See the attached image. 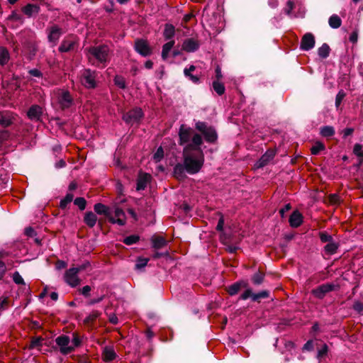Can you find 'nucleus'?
Instances as JSON below:
<instances>
[{
	"label": "nucleus",
	"instance_id": "1",
	"mask_svg": "<svg viewBox=\"0 0 363 363\" xmlns=\"http://www.w3.org/2000/svg\"><path fill=\"white\" fill-rule=\"evenodd\" d=\"M179 138V144L184 145L182 155L186 172L190 174L198 173L204 163V154L201 147L203 143L201 135L192 128L182 125Z\"/></svg>",
	"mask_w": 363,
	"mask_h": 363
},
{
	"label": "nucleus",
	"instance_id": "2",
	"mask_svg": "<svg viewBox=\"0 0 363 363\" xmlns=\"http://www.w3.org/2000/svg\"><path fill=\"white\" fill-rule=\"evenodd\" d=\"M85 52L89 62H91L93 58L104 65L108 62L109 48L106 45L88 48L85 49Z\"/></svg>",
	"mask_w": 363,
	"mask_h": 363
},
{
	"label": "nucleus",
	"instance_id": "3",
	"mask_svg": "<svg viewBox=\"0 0 363 363\" xmlns=\"http://www.w3.org/2000/svg\"><path fill=\"white\" fill-rule=\"evenodd\" d=\"M196 129L199 131L204 137L206 142L214 143L218 139V134L213 126H209L206 123L198 121L195 125Z\"/></svg>",
	"mask_w": 363,
	"mask_h": 363
},
{
	"label": "nucleus",
	"instance_id": "4",
	"mask_svg": "<svg viewBox=\"0 0 363 363\" xmlns=\"http://www.w3.org/2000/svg\"><path fill=\"white\" fill-rule=\"evenodd\" d=\"M96 72L89 69H84L81 75V83L88 89H92L96 87Z\"/></svg>",
	"mask_w": 363,
	"mask_h": 363
},
{
	"label": "nucleus",
	"instance_id": "5",
	"mask_svg": "<svg viewBox=\"0 0 363 363\" xmlns=\"http://www.w3.org/2000/svg\"><path fill=\"white\" fill-rule=\"evenodd\" d=\"M55 342L60 348L61 354L66 355L73 352L69 337L65 335H60L55 339Z\"/></svg>",
	"mask_w": 363,
	"mask_h": 363
},
{
	"label": "nucleus",
	"instance_id": "6",
	"mask_svg": "<svg viewBox=\"0 0 363 363\" xmlns=\"http://www.w3.org/2000/svg\"><path fill=\"white\" fill-rule=\"evenodd\" d=\"M337 287L334 284H324L313 289L311 293L315 298L322 299L326 294L335 290Z\"/></svg>",
	"mask_w": 363,
	"mask_h": 363
},
{
	"label": "nucleus",
	"instance_id": "7",
	"mask_svg": "<svg viewBox=\"0 0 363 363\" xmlns=\"http://www.w3.org/2000/svg\"><path fill=\"white\" fill-rule=\"evenodd\" d=\"M143 116L141 108H136L127 112L123 116V121L127 123H134L139 121Z\"/></svg>",
	"mask_w": 363,
	"mask_h": 363
},
{
	"label": "nucleus",
	"instance_id": "8",
	"mask_svg": "<svg viewBox=\"0 0 363 363\" xmlns=\"http://www.w3.org/2000/svg\"><path fill=\"white\" fill-rule=\"evenodd\" d=\"M77 269L70 268L67 270L65 273L64 279L65 281L71 287H75L80 283V279L77 275Z\"/></svg>",
	"mask_w": 363,
	"mask_h": 363
},
{
	"label": "nucleus",
	"instance_id": "9",
	"mask_svg": "<svg viewBox=\"0 0 363 363\" xmlns=\"http://www.w3.org/2000/svg\"><path fill=\"white\" fill-rule=\"evenodd\" d=\"M48 41L55 46L63 33L62 29L57 25L50 26L47 29Z\"/></svg>",
	"mask_w": 363,
	"mask_h": 363
},
{
	"label": "nucleus",
	"instance_id": "10",
	"mask_svg": "<svg viewBox=\"0 0 363 363\" xmlns=\"http://www.w3.org/2000/svg\"><path fill=\"white\" fill-rule=\"evenodd\" d=\"M109 221L112 223H116L121 226L126 223V216L125 212L118 206L114 207V216L110 214Z\"/></svg>",
	"mask_w": 363,
	"mask_h": 363
},
{
	"label": "nucleus",
	"instance_id": "11",
	"mask_svg": "<svg viewBox=\"0 0 363 363\" xmlns=\"http://www.w3.org/2000/svg\"><path fill=\"white\" fill-rule=\"evenodd\" d=\"M135 49L142 56L146 57L152 54V50L148 43L143 39L137 40L135 43Z\"/></svg>",
	"mask_w": 363,
	"mask_h": 363
},
{
	"label": "nucleus",
	"instance_id": "12",
	"mask_svg": "<svg viewBox=\"0 0 363 363\" xmlns=\"http://www.w3.org/2000/svg\"><path fill=\"white\" fill-rule=\"evenodd\" d=\"M315 38L311 33H306L301 40L300 48L303 50H310L315 46Z\"/></svg>",
	"mask_w": 363,
	"mask_h": 363
},
{
	"label": "nucleus",
	"instance_id": "13",
	"mask_svg": "<svg viewBox=\"0 0 363 363\" xmlns=\"http://www.w3.org/2000/svg\"><path fill=\"white\" fill-rule=\"evenodd\" d=\"M42 115L43 108L38 105L31 106L27 112L28 118L35 122L40 121Z\"/></svg>",
	"mask_w": 363,
	"mask_h": 363
},
{
	"label": "nucleus",
	"instance_id": "14",
	"mask_svg": "<svg viewBox=\"0 0 363 363\" xmlns=\"http://www.w3.org/2000/svg\"><path fill=\"white\" fill-rule=\"evenodd\" d=\"M15 121V114L10 111H0V125L7 128Z\"/></svg>",
	"mask_w": 363,
	"mask_h": 363
},
{
	"label": "nucleus",
	"instance_id": "15",
	"mask_svg": "<svg viewBox=\"0 0 363 363\" xmlns=\"http://www.w3.org/2000/svg\"><path fill=\"white\" fill-rule=\"evenodd\" d=\"M72 97L69 91H62L58 97V103L62 109L69 108L72 104Z\"/></svg>",
	"mask_w": 363,
	"mask_h": 363
},
{
	"label": "nucleus",
	"instance_id": "16",
	"mask_svg": "<svg viewBox=\"0 0 363 363\" xmlns=\"http://www.w3.org/2000/svg\"><path fill=\"white\" fill-rule=\"evenodd\" d=\"M151 175L147 173H140L137 179L136 189L138 191L144 190L147 184L150 182Z\"/></svg>",
	"mask_w": 363,
	"mask_h": 363
},
{
	"label": "nucleus",
	"instance_id": "17",
	"mask_svg": "<svg viewBox=\"0 0 363 363\" xmlns=\"http://www.w3.org/2000/svg\"><path fill=\"white\" fill-rule=\"evenodd\" d=\"M76 43L77 41L74 39L66 38L62 41L58 50L60 52H67L74 49Z\"/></svg>",
	"mask_w": 363,
	"mask_h": 363
},
{
	"label": "nucleus",
	"instance_id": "18",
	"mask_svg": "<svg viewBox=\"0 0 363 363\" xmlns=\"http://www.w3.org/2000/svg\"><path fill=\"white\" fill-rule=\"evenodd\" d=\"M275 156V152L272 150H267L257 161L256 166L257 168L263 167L267 165Z\"/></svg>",
	"mask_w": 363,
	"mask_h": 363
},
{
	"label": "nucleus",
	"instance_id": "19",
	"mask_svg": "<svg viewBox=\"0 0 363 363\" xmlns=\"http://www.w3.org/2000/svg\"><path fill=\"white\" fill-rule=\"evenodd\" d=\"M199 48V43L193 38H189L184 41L182 50L187 52H192L197 50Z\"/></svg>",
	"mask_w": 363,
	"mask_h": 363
},
{
	"label": "nucleus",
	"instance_id": "20",
	"mask_svg": "<svg viewBox=\"0 0 363 363\" xmlns=\"http://www.w3.org/2000/svg\"><path fill=\"white\" fill-rule=\"evenodd\" d=\"M116 357V354L112 346H106L103 349L102 359L105 362L113 361Z\"/></svg>",
	"mask_w": 363,
	"mask_h": 363
},
{
	"label": "nucleus",
	"instance_id": "21",
	"mask_svg": "<svg viewBox=\"0 0 363 363\" xmlns=\"http://www.w3.org/2000/svg\"><path fill=\"white\" fill-rule=\"evenodd\" d=\"M290 225L293 228H297L303 223V216L298 211H294L289 218Z\"/></svg>",
	"mask_w": 363,
	"mask_h": 363
},
{
	"label": "nucleus",
	"instance_id": "22",
	"mask_svg": "<svg viewBox=\"0 0 363 363\" xmlns=\"http://www.w3.org/2000/svg\"><path fill=\"white\" fill-rule=\"evenodd\" d=\"M152 246L155 250H160L167 245V240L162 236L153 235L151 238Z\"/></svg>",
	"mask_w": 363,
	"mask_h": 363
},
{
	"label": "nucleus",
	"instance_id": "23",
	"mask_svg": "<svg viewBox=\"0 0 363 363\" xmlns=\"http://www.w3.org/2000/svg\"><path fill=\"white\" fill-rule=\"evenodd\" d=\"M247 286V283L244 281H240L234 283L228 288V293L230 296H234L238 293L241 288H245Z\"/></svg>",
	"mask_w": 363,
	"mask_h": 363
},
{
	"label": "nucleus",
	"instance_id": "24",
	"mask_svg": "<svg viewBox=\"0 0 363 363\" xmlns=\"http://www.w3.org/2000/svg\"><path fill=\"white\" fill-rule=\"evenodd\" d=\"M185 171H186V169H185L184 163L183 164L179 163V164H177L175 165V167H174L173 174H174V176L177 179L183 180L184 179L186 178Z\"/></svg>",
	"mask_w": 363,
	"mask_h": 363
},
{
	"label": "nucleus",
	"instance_id": "25",
	"mask_svg": "<svg viewBox=\"0 0 363 363\" xmlns=\"http://www.w3.org/2000/svg\"><path fill=\"white\" fill-rule=\"evenodd\" d=\"M94 209L97 214L104 215L109 219L111 213L109 208L108 206H105L103 203H97L94 205Z\"/></svg>",
	"mask_w": 363,
	"mask_h": 363
},
{
	"label": "nucleus",
	"instance_id": "26",
	"mask_svg": "<svg viewBox=\"0 0 363 363\" xmlns=\"http://www.w3.org/2000/svg\"><path fill=\"white\" fill-rule=\"evenodd\" d=\"M84 223L90 228H93L97 221L96 216L91 211L86 212L84 218Z\"/></svg>",
	"mask_w": 363,
	"mask_h": 363
},
{
	"label": "nucleus",
	"instance_id": "27",
	"mask_svg": "<svg viewBox=\"0 0 363 363\" xmlns=\"http://www.w3.org/2000/svg\"><path fill=\"white\" fill-rule=\"evenodd\" d=\"M39 10L40 8L38 6L30 4H27L23 9V13L28 17H30L34 13H38L39 12Z\"/></svg>",
	"mask_w": 363,
	"mask_h": 363
},
{
	"label": "nucleus",
	"instance_id": "28",
	"mask_svg": "<svg viewBox=\"0 0 363 363\" xmlns=\"http://www.w3.org/2000/svg\"><path fill=\"white\" fill-rule=\"evenodd\" d=\"M175 33V28L172 24L167 23L164 26L163 35L166 40L172 39Z\"/></svg>",
	"mask_w": 363,
	"mask_h": 363
},
{
	"label": "nucleus",
	"instance_id": "29",
	"mask_svg": "<svg viewBox=\"0 0 363 363\" xmlns=\"http://www.w3.org/2000/svg\"><path fill=\"white\" fill-rule=\"evenodd\" d=\"M174 45V40H170L165 43L162 46V58L164 60H166L167 57H169V54L172 48H173Z\"/></svg>",
	"mask_w": 363,
	"mask_h": 363
},
{
	"label": "nucleus",
	"instance_id": "30",
	"mask_svg": "<svg viewBox=\"0 0 363 363\" xmlns=\"http://www.w3.org/2000/svg\"><path fill=\"white\" fill-rule=\"evenodd\" d=\"M10 59L9 50L4 47H0V65L7 64Z\"/></svg>",
	"mask_w": 363,
	"mask_h": 363
},
{
	"label": "nucleus",
	"instance_id": "31",
	"mask_svg": "<svg viewBox=\"0 0 363 363\" xmlns=\"http://www.w3.org/2000/svg\"><path fill=\"white\" fill-rule=\"evenodd\" d=\"M213 90L219 95L222 96L225 91L224 84L219 80H214L212 83Z\"/></svg>",
	"mask_w": 363,
	"mask_h": 363
},
{
	"label": "nucleus",
	"instance_id": "32",
	"mask_svg": "<svg viewBox=\"0 0 363 363\" xmlns=\"http://www.w3.org/2000/svg\"><path fill=\"white\" fill-rule=\"evenodd\" d=\"M320 134L325 138L332 137L335 134V129L330 125L323 126L320 129Z\"/></svg>",
	"mask_w": 363,
	"mask_h": 363
},
{
	"label": "nucleus",
	"instance_id": "33",
	"mask_svg": "<svg viewBox=\"0 0 363 363\" xmlns=\"http://www.w3.org/2000/svg\"><path fill=\"white\" fill-rule=\"evenodd\" d=\"M328 23L332 28H338L342 24V21L337 15L333 14L330 17Z\"/></svg>",
	"mask_w": 363,
	"mask_h": 363
},
{
	"label": "nucleus",
	"instance_id": "34",
	"mask_svg": "<svg viewBox=\"0 0 363 363\" xmlns=\"http://www.w3.org/2000/svg\"><path fill=\"white\" fill-rule=\"evenodd\" d=\"M337 248L338 245L331 241L324 247V250L327 255H331L337 252Z\"/></svg>",
	"mask_w": 363,
	"mask_h": 363
},
{
	"label": "nucleus",
	"instance_id": "35",
	"mask_svg": "<svg viewBox=\"0 0 363 363\" xmlns=\"http://www.w3.org/2000/svg\"><path fill=\"white\" fill-rule=\"evenodd\" d=\"M330 47L326 43L323 44L318 50V54L321 58H326L330 53Z\"/></svg>",
	"mask_w": 363,
	"mask_h": 363
},
{
	"label": "nucleus",
	"instance_id": "36",
	"mask_svg": "<svg viewBox=\"0 0 363 363\" xmlns=\"http://www.w3.org/2000/svg\"><path fill=\"white\" fill-rule=\"evenodd\" d=\"M74 198V195L71 193L67 194L65 197L60 201V207L65 209L69 203H70Z\"/></svg>",
	"mask_w": 363,
	"mask_h": 363
},
{
	"label": "nucleus",
	"instance_id": "37",
	"mask_svg": "<svg viewBox=\"0 0 363 363\" xmlns=\"http://www.w3.org/2000/svg\"><path fill=\"white\" fill-rule=\"evenodd\" d=\"M325 149V145L323 143L317 141L311 148V152L313 155H318L321 150Z\"/></svg>",
	"mask_w": 363,
	"mask_h": 363
},
{
	"label": "nucleus",
	"instance_id": "38",
	"mask_svg": "<svg viewBox=\"0 0 363 363\" xmlns=\"http://www.w3.org/2000/svg\"><path fill=\"white\" fill-rule=\"evenodd\" d=\"M164 157V150L162 147H159L155 154L153 155L152 160L155 162H160Z\"/></svg>",
	"mask_w": 363,
	"mask_h": 363
},
{
	"label": "nucleus",
	"instance_id": "39",
	"mask_svg": "<svg viewBox=\"0 0 363 363\" xmlns=\"http://www.w3.org/2000/svg\"><path fill=\"white\" fill-rule=\"evenodd\" d=\"M264 277V274L262 272H257L253 275L252 280L255 284L259 285L262 283Z\"/></svg>",
	"mask_w": 363,
	"mask_h": 363
},
{
	"label": "nucleus",
	"instance_id": "40",
	"mask_svg": "<svg viewBox=\"0 0 363 363\" xmlns=\"http://www.w3.org/2000/svg\"><path fill=\"white\" fill-rule=\"evenodd\" d=\"M140 240V237L137 235H131L124 238L123 242L128 245H130L138 242Z\"/></svg>",
	"mask_w": 363,
	"mask_h": 363
},
{
	"label": "nucleus",
	"instance_id": "41",
	"mask_svg": "<svg viewBox=\"0 0 363 363\" xmlns=\"http://www.w3.org/2000/svg\"><path fill=\"white\" fill-rule=\"evenodd\" d=\"M101 315V312L98 311H93L85 319L84 323H89L95 320Z\"/></svg>",
	"mask_w": 363,
	"mask_h": 363
},
{
	"label": "nucleus",
	"instance_id": "42",
	"mask_svg": "<svg viewBox=\"0 0 363 363\" xmlns=\"http://www.w3.org/2000/svg\"><path fill=\"white\" fill-rule=\"evenodd\" d=\"M74 203L79 207L80 210H84L86 208V201L82 197H77L74 199Z\"/></svg>",
	"mask_w": 363,
	"mask_h": 363
},
{
	"label": "nucleus",
	"instance_id": "43",
	"mask_svg": "<svg viewBox=\"0 0 363 363\" xmlns=\"http://www.w3.org/2000/svg\"><path fill=\"white\" fill-rule=\"evenodd\" d=\"M267 297H269V292L267 291H262L252 295V301H256L260 298H265Z\"/></svg>",
	"mask_w": 363,
	"mask_h": 363
},
{
	"label": "nucleus",
	"instance_id": "44",
	"mask_svg": "<svg viewBox=\"0 0 363 363\" xmlns=\"http://www.w3.org/2000/svg\"><path fill=\"white\" fill-rule=\"evenodd\" d=\"M353 152L358 157L363 159V147L362 145L355 144L354 146Z\"/></svg>",
	"mask_w": 363,
	"mask_h": 363
},
{
	"label": "nucleus",
	"instance_id": "45",
	"mask_svg": "<svg viewBox=\"0 0 363 363\" xmlns=\"http://www.w3.org/2000/svg\"><path fill=\"white\" fill-rule=\"evenodd\" d=\"M346 94L343 90H340L338 91L337 94L335 97V106L338 108L341 104L343 99L345 97Z\"/></svg>",
	"mask_w": 363,
	"mask_h": 363
},
{
	"label": "nucleus",
	"instance_id": "46",
	"mask_svg": "<svg viewBox=\"0 0 363 363\" xmlns=\"http://www.w3.org/2000/svg\"><path fill=\"white\" fill-rule=\"evenodd\" d=\"M12 278H13V281H14L15 284H18V285L19 284L25 285V281L18 272H15L13 274Z\"/></svg>",
	"mask_w": 363,
	"mask_h": 363
},
{
	"label": "nucleus",
	"instance_id": "47",
	"mask_svg": "<svg viewBox=\"0 0 363 363\" xmlns=\"http://www.w3.org/2000/svg\"><path fill=\"white\" fill-rule=\"evenodd\" d=\"M148 261L149 259L147 258H138L135 264V268L138 269L144 268L147 264Z\"/></svg>",
	"mask_w": 363,
	"mask_h": 363
},
{
	"label": "nucleus",
	"instance_id": "48",
	"mask_svg": "<svg viewBox=\"0 0 363 363\" xmlns=\"http://www.w3.org/2000/svg\"><path fill=\"white\" fill-rule=\"evenodd\" d=\"M81 345V339L79 336L74 333L73 334V338L71 342V347H73V351L75 350L76 347H78Z\"/></svg>",
	"mask_w": 363,
	"mask_h": 363
},
{
	"label": "nucleus",
	"instance_id": "49",
	"mask_svg": "<svg viewBox=\"0 0 363 363\" xmlns=\"http://www.w3.org/2000/svg\"><path fill=\"white\" fill-rule=\"evenodd\" d=\"M114 83L116 86H118L121 89L125 88V79L120 76H116L114 78Z\"/></svg>",
	"mask_w": 363,
	"mask_h": 363
},
{
	"label": "nucleus",
	"instance_id": "50",
	"mask_svg": "<svg viewBox=\"0 0 363 363\" xmlns=\"http://www.w3.org/2000/svg\"><path fill=\"white\" fill-rule=\"evenodd\" d=\"M320 239L321 242H330L332 241L333 238L331 235H330L327 233L322 232L320 233Z\"/></svg>",
	"mask_w": 363,
	"mask_h": 363
},
{
	"label": "nucleus",
	"instance_id": "51",
	"mask_svg": "<svg viewBox=\"0 0 363 363\" xmlns=\"http://www.w3.org/2000/svg\"><path fill=\"white\" fill-rule=\"evenodd\" d=\"M91 290V287L88 285L84 286L82 289H79L80 293L85 297H89L90 296Z\"/></svg>",
	"mask_w": 363,
	"mask_h": 363
},
{
	"label": "nucleus",
	"instance_id": "52",
	"mask_svg": "<svg viewBox=\"0 0 363 363\" xmlns=\"http://www.w3.org/2000/svg\"><path fill=\"white\" fill-rule=\"evenodd\" d=\"M328 200L329 202L332 204H337L340 202V197L335 194H330L328 197Z\"/></svg>",
	"mask_w": 363,
	"mask_h": 363
},
{
	"label": "nucleus",
	"instance_id": "53",
	"mask_svg": "<svg viewBox=\"0 0 363 363\" xmlns=\"http://www.w3.org/2000/svg\"><path fill=\"white\" fill-rule=\"evenodd\" d=\"M218 215L220 216V218H219L218 223L216 226V230L218 231H222L223 229V225H224V217L220 213H218Z\"/></svg>",
	"mask_w": 363,
	"mask_h": 363
},
{
	"label": "nucleus",
	"instance_id": "54",
	"mask_svg": "<svg viewBox=\"0 0 363 363\" xmlns=\"http://www.w3.org/2000/svg\"><path fill=\"white\" fill-rule=\"evenodd\" d=\"M43 339L40 338V337H37L35 339H33L31 342H30V348H35V347H39L41 345V342H42Z\"/></svg>",
	"mask_w": 363,
	"mask_h": 363
},
{
	"label": "nucleus",
	"instance_id": "55",
	"mask_svg": "<svg viewBox=\"0 0 363 363\" xmlns=\"http://www.w3.org/2000/svg\"><path fill=\"white\" fill-rule=\"evenodd\" d=\"M253 294H252V290L248 289L244 293H242L241 294L240 298V299H242V300H246L250 297H251L252 298Z\"/></svg>",
	"mask_w": 363,
	"mask_h": 363
},
{
	"label": "nucleus",
	"instance_id": "56",
	"mask_svg": "<svg viewBox=\"0 0 363 363\" xmlns=\"http://www.w3.org/2000/svg\"><path fill=\"white\" fill-rule=\"evenodd\" d=\"M6 272L5 263L0 259V280L3 279Z\"/></svg>",
	"mask_w": 363,
	"mask_h": 363
},
{
	"label": "nucleus",
	"instance_id": "57",
	"mask_svg": "<svg viewBox=\"0 0 363 363\" xmlns=\"http://www.w3.org/2000/svg\"><path fill=\"white\" fill-rule=\"evenodd\" d=\"M294 4L292 1L289 0L287 1L286 8L285 9V12L287 15L291 14L292 10L294 9Z\"/></svg>",
	"mask_w": 363,
	"mask_h": 363
},
{
	"label": "nucleus",
	"instance_id": "58",
	"mask_svg": "<svg viewBox=\"0 0 363 363\" xmlns=\"http://www.w3.org/2000/svg\"><path fill=\"white\" fill-rule=\"evenodd\" d=\"M28 73L35 77H42L43 73L38 69H32L28 71Z\"/></svg>",
	"mask_w": 363,
	"mask_h": 363
},
{
	"label": "nucleus",
	"instance_id": "59",
	"mask_svg": "<svg viewBox=\"0 0 363 363\" xmlns=\"http://www.w3.org/2000/svg\"><path fill=\"white\" fill-rule=\"evenodd\" d=\"M25 233L27 236L34 237L36 235V233L34 229L31 227H28L25 229Z\"/></svg>",
	"mask_w": 363,
	"mask_h": 363
},
{
	"label": "nucleus",
	"instance_id": "60",
	"mask_svg": "<svg viewBox=\"0 0 363 363\" xmlns=\"http://www.w3.org/2000/svg\"><path fill=\"white\" fill-rule=\"evenodd\" d=\"M291 206L290 203L286 204L282 208L279 210V214L281 217L284 216V214L286 211H289L291 209Z\"/></svg>",
	"mask_w": 363,
	"mask_h": 363
},
{
	"label": "nucleus",
	"instance_id": "61",
	"mask_svg": "<svg viewBox=\"0 0 363 363\" xmlns=\"http://www.w3.org/2000/svg\"><path fill=\"white\" fill-rule=\"evenodd\" d=\"M358 39V32L357 30L353 31L350 36V42L355 43H357Z\"/></svg>",
	"mask_w": 363,
	"mask_h": 363
},
{
	"label": "nucleus",
	"instance_id": "62",
	"mask_svg": "<svg viewBox=\"0 0 363 363\" xmlns=\"http://www.w3.org/2000/svg\"><path fill=\"white\" fill-rule=\"evenodd\" d=\"M354 132V129L352 128H347L343 130V137L346 138L350 135H352Z\"/></svg>",
	"mask_w": 363,
	"mask_h": 363
},
{
	"label": "nucleus",
	"instance_id": "63",
	"mask_svg": "<svg viewBox=\"0 0 363 363\" xmlns=\"http://www.w3.org/2000/svg\"><path fill=\"white\" fill-rule=\"evenodd\" d=\"M8 304V298L1 297L0 298V308L4 309Z\"/></svg>",
	"mask_w": 363,
	"mask_h": 363
},
{
	"label": "nucleus",
	"instance_id": "64",
	"mask_svg": "<svg viewBox=\"0 0 363 363\" xmlns=\"http://www.w3.org/2000/svg\"><path fill=\"white\" fill-rule=\"evenodd\" d=\"M354 309L359 312L363 311V304L361 302H356L354 304Z\"/></svg>",
	"mask_w": 363,
	"mask_h": 363
}]
</instances>
